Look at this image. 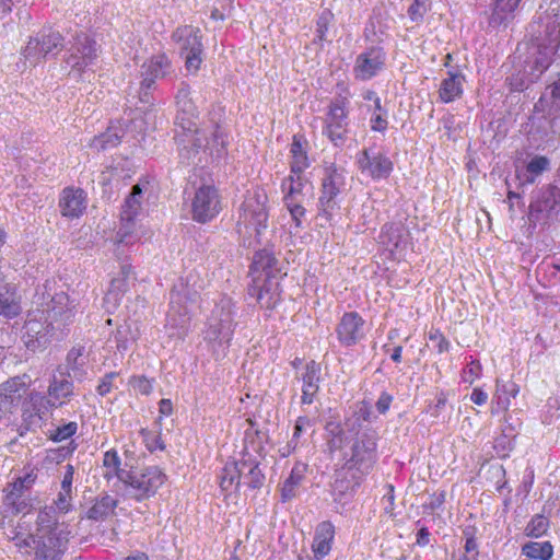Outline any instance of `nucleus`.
<instances>
[{
	"label": "nucleus",
	"mask_w": 560,
	"mask_h": 560,
	"mask_svg": "<svg viewBox=\"0 0 560 560\" xmlns=\"http://www.w3.org/2000/svg\"><path fill=\"white\" fill-rule=\"evenodd\" d=\"M364 325L365 320L359 313H345L336 327V335L340 345L350 348L359 343L365 337Z\"/></svg>",
	"instance_id": "obj_21"
},
{
	"label": "nucleus",
	"mask_w": 560,
	"mask_h": 560,
	"mask_svg": "<svg viewBox=\"0 0 560 560\" xmlns=\"http://www.w3.org/2000/svg\"><path fill=\"white\" fill-rule=\"evenodd\" d=\"M172 38L180 43L182 55L190 51L203 50L201 33L198 27L186 25L178 27L172 35Z\"/></svg>",
	"instance_id": "obj_32"
},
{
	"label": "nucleus",
	"mask_w": 560,
	"mask_h": 560,
	"mask_svg": "<svg viewBox=\"0 0 560 560\" xmlns=\"http://www.w3.org/2000/svg\"><path fill=\"white\" fill-rule=\"evenodd\" d=\"M57 524V512L54 506H45L44 509H40L36 520V536H56L54 530L56 529Z\"/></svg>",
	"instance_id": "obj_41"
},
{
	"label": "nucleus",
	"mask_w": 560,
	"mask_h": 560,
	"mask_svg": "<svg viewBox=\"0 0 560 560\" xmlns=\"http://www.w3.org/2000/svg\"><path fill=\"white\" fill-rule=\"evenodd\" d=\"M118 501L109 495L103 494L95 498L93 505L86 511L85 515L89 520L98 522L104 521L114 514Z\"/></svg>",
	"instance_id": "obj_37"
},
{
	"label": "nucleus",
	"mask_w": 560,
	"mask_h": 560,
	"mask_svg": "<svg viewBox=\"0 0 560 560\" xmlns=\"http://www.w3.org/2000/svg\"><path fill=\"white\" fill-rule=\"evenodd\" d=\"M236 324L230 312L222 313L218 323L207 330L206 339L212 342V351L215 360L225 358Z\"/></svg>",
	"instance_id": "obj_16"
},
{
	"label": "nucleus",
	"mask_w": 560,
	"mask_h": 560,
	"mask_svg": "<svg viewBox=\"0 0 560 560\" xmlns=\"http://www.w3.org/2000/svg\"><path fill=\"white\" fill-rule=\"evenodd\" d=\"M88 206L86 192L81 188L66 187L59 197L58 207L62 217L74 219L83 214Z\"/></svg>",
	"instance_id": "obj_25"
},
{
	"label": "nucleus",
	"mask_w": 560,
	"mask_h": 560,
	"mask_svg": "<svg viewBox=\"0 0 560 560\" xmlns=\"http://www.w3.org/2000/svg\"><path fill=\"white\" fill-rule=\"evenodd\" d=\"M281 262L272 248H261L255 252L249 266V276L280 277Z\"/></svg>",
	"instance_id": "obj_26"
},
{
	"label": "nucleus",
	"mask_w": 560,
	"mask_h": 560,
	"mask_svg": "<svg viewBox=\"0 0 560 560\" xmlns=\"http://www.w3.org/2000/svg\"><path fill=\"white\" fill-rule=\"evenodd\" d=\"M140 210H141V199H139L135 196L128 195L126 197L125 202L121 208L120 218H121L122 226L120 228L119 233L124 232V234H122L124 236H126L128 234L129 229L131 228L133 220L139 214Z\"/></svg>",
	"instance_id": "obj_42"
},
{
	"label": "nucleus",
	"mask_w": 560,
	"mask_h": 560,
	"mask_svg": "<svg viewBox=\"0 0 560 560\" xmlns=\"http://www.w3.org/2000/svg\"><path fill=\"white\" fill-rule=\"evenodd\" d=\"M36 475L32 472L18 477L13 482L8 485L7 491L27 493L31 486L35 482Z\"/></svg>",
	"instance_id": "obj_56"
},
{
	"label": "nucleus",
	"mask_w": 560,
	"mask_h": 560,
	"mask_svg": "<svg viewBox=\"0 0 560 560\" xmlns=\"http://www.w3.org/2000/svg\"><path fill=\"white\" fill-rule=\"evenodd\" d=\"M198 293L186 283H175L170 292V311L166 317V327L172 330L171 336L183 339L190 326L189 305L197 302Z\"/></svg>",
	"instance_id": "obj_4"
},
{
	"label": "nucleus",
	"mask_w": 560,
	"mask_h": 560,
	"mask_svg": "<svg viewBox=\"0 0 560 560\" xmlns=\"http://www.w3.org/2000/svg\"><path fill=\"white\" fill-rule=\"evenodd\" d=\"M430 9L429 0H413L408 9V15L413 22L422 21L424 13Z\"/></svg>",
	"instance_id": "obj_59"
},
{
	"label": "nucleus",
	"mask_w": 560,
	"mask_h": 560,
	"mask_svg": "<svg viewBox=\"0 0 560 560\" xmlns=\"http://www.w3.org/2000/svg\"><path fill=\"white\" fill-rule=\"evenodd\" d=\"M304 144H306V141L299 136L293 137V141L291 143V154H292V162H291V173H303L305 168L310 166L306 150L304 148Z\"/></svg>",
	"instance_id": "obj_40"
},
{
	"label": "nucleus",
	"mask_w": 560,
	"mask_h": 560,
	"mask_svg": "<svg viewBox=\"0 0 560 560\" xmlns=\"http://www.w3.org/2000/svg\"><path fill=\"white\" fill-rule=\"evenodd\" d=\"M22 312L16 287L13 283L0 285V316L12 319Z\"/></svg>",
	"instance_id": "obj_31"
},
{
	"label": "nucleus",
	"mask_w": 560,
	"mask_h": 560,
	"mask_svg": "<svg viewBox=\"0 0 560 560\" xmlns=\"http://www.w3.org/2000/svg\"><path fill=\"white\" fill-rule=\"evenodd\" d=\"M241 210L240 220H243L246 228L248 225L254 228L256 237L260 236L261 232L267 229L268 221L265 202L259 197H253L243 202Z\"/></svg>",
	"instance_id": "obj_24"
},
{
	"label": "nucleus",
	"mask_w": 560,
	"mask_h": 560,
	"mask_svg": "<svg viewBox=\"0 0 560 560\" xmlns=\"http://www.w3.org/2000/svg\"><path fill=\"white\" fill-rule=\"evenodd\" d=\"M63 401L55 402L47 400L38 392H31L22 405V423L19 428L20 435H24L27 431H33L35 428L40 427L42 420L46 415L49 407H60Z\"/></svg>",
	"instance_id": "obj_11"
},
{
	"label": "nucleus",
	"mask_w": 560,
	"mask_h": 560,
	"mask_svg": "<svg viewBox=\"0 0 560 560\" xmlns=\"http://www.w3.org/2000/svg\"><path fill=\"white\" fill-rule=\"evenodd\" d=\"M145 82L141 81L138 90V101L135 103L137 109L142 113H147L152 109L154 106V97L152 92L156 89V85H151L145 88Z\"/></svg>",
	"instance_id": "obj_49"
},
{
	"label": "nucleus",
	"mask_w": 560,
	"mask_h": 560,
	"mask_svg": "<svg viewBox=\"0 0 560 560\" xmlns=\"http://www.w3.org/2000/svg\"><path fill=\"white\" fill-rule=\"evenodd\" d=\"M224 470L225 476L221 481L223 489L226 483L230 486L236 483V487H238L243 479L244 485L256 490L260 489L266 481V477L260 469V460L256 456L246 457V454H243L240 460L233 463L232 468L226 466Z\"/></svg>",
	"instance_id": "obj_9"
},
{
	"label": "nucleus",
	"mask_w": 560,
	"mask_h": 560,
	"mask_svg": "<svg viewBox=\"0 0 560 560\" xmlns=\"http://www.w3.org/2000/svg\"><path fill=\"white\" fill-rule=\"evenodd\" d=\"M128 289L129 282L126 280V278H114L110 281L107 298H113L115 302H118L124 293L128 291Z\"/></svg>",
	"instance_id": "obj_57"
},
{
	"label": "nucleus",
	"mask_w": 560,
	"mask_h": 560,
	"mask_svg": "<svg viewBox=\"0 0 560 560\" xmlns=\"http://www.w3.org/2000/svg\"><path fill=\"white\" fill-rule=\"evenodd\" d=\"M174 139L178 144L179 156L187 164H196V158L201 150H208L210 140L194 126L192 130L175 129Z\"/></svg>",
	"instance_id": "obj_14"
},
{
	"label": "nucleus",
	"mask_w": 560,
	"mask_h": 560,
	"mask_svg": "<svg viewBox=\"0 0 560 560\" xmlns=\"http://www.w3.org/2000/svg\"><path fill=\"white\" fill-rule=\"evenodd\" d=\"M350 472H351V477H352L351 481H348L343 478H341V479L337 478L335 480V483H334L335 491H338L340 494H345L349 490L354 491V489L360 486V482L362 479H359L358 474H355L353 471H350Z\"/></svg>",
	"instance_id": "obj_60"
},
{
	"label": "nucleus",
	"mask_w": 560,
	"mask_h": 560,
	"mask_svg": "<svg viewBox=\"0 0 560 560\" xmlns=\"http://www.w3.org/2000/svg\"><path fill=\"white\" fill-rule=\"evenodd\" d=\"M97 51V43L89 35L81 32L73 37L65 62L71 68L72 72H77L78 75L81 77L86 68L94 65L98 57Z\"/></svg>",
	"instance_id": "obj_10"
},
{
	"label": "nucleus",
	"mask_w": 560,
	"mask_h": 560,
	"mask_svg": "<svg viewBox=\"0 0 560 560\" xmlns=\"http://www.w3.org/2000/svg\"><path fill=\"white\" fill-rule=\"evenodd\" d=\"M28 386L20 376L0 384V420L13 413L28 395Z\"/></svg>",
	"instance_id": "obj_17"
},
{
	"label": "nucleus",
	"mask_w": 560,
	"mask_h": 560,
	"mask_svg": "<svg viewBox=\"0 0 560 560\" xmlns=\"http://www.w3.org/2000/svg\"><path fill=\"white\" fill-rule=\"evenodd\" d=\"M119 376L118 372L106 373L100 381L96 392L100 396H106L114 388V380Z\"/></svg>",
	"instance_id": "obj_64"
},
{
	"label": "nucleus",
	"mask_w": 560,
	"mask_h": 560,
	"mask_svg": "<svg viewBox=\"0 0 560 560\" xmlns=\"http://www.w3.org/2000/svg\"><path fill=\"white\" fill-rule=\"evenodd\" d=\"M550 522L544 514H535L525 528V535L539 538L548 532Z\"/></svg>",
	"instance_id": "obj_48"
},
{
	"label": "nucleus",
	"mask_w": 560,
	"mask_h": 560,
	"mask_svg": "<svg viewBox=\"0 0 560 560\" xmlns=\"http://www.w3.org/2000/svg\"><path fill=\"white\" fill-rule=\"evenodd\" d=\"M522 553L535 560H550L553 556V546L550 541H528L522 547Z\"/></svg>",
	"instance_id": "obj_44"
},
{
	"label": "nucleus",
	"mask_w": 560,
	"mask_h": 560,
	"mask_svg": "<svg viewBox=\"0 0 560 560\" xmlns=\"http://www.w3.org/2000/svg\"><path fill=\"white\" fill-rule=\"evenodd\" d=\"M226 135L221 130L220 126L215 124L208 150H210L211 154L215 153L217 158H222L226 154Z\"/></svg>",
	"instance_id": "obj_50"
},
{
	"label": "nucleus",
	"mask_w": 560,
	"mask_h": 560,
	"mask_svg": "<svg viewBox=\"0 0 560 560\" xmlns=\"http://www.w3.org/2000/svg\"><path fill=\"white\" fill-rule=\"evenodd\" d=\"M358 165L361 172L373 180L388 178L394 170V164L387 155L381 152L373 153L371 149H364L359 154Z\"/></svg>",
	"instance_id": "obj_22"
},
{
	"label": "nucleus",
	"mask_w": 560,
	"mask_h": 560,
	"mask_svg": "<svg viewBox=\"0 0 560 560\" xmlns=\"http://www.w3.org/2000/svg\"><path fill=\"white\" fill-rule=\"evenodd\" d=\"M120 457L116 450L112 448L104 454L103 465L106 468H113L114 475L118 478L120 471H127L126 469L120 468Z\"/></svg>",
	"instance_id": "obj_61"
},
{
	"label": "nucleus",
	"mask_w": 560,
	"mask_h": 560,
	"mask_svg": "<svg viewBox=\"0 0 560 560\" xmlns=\"http://www.w3.org/2000/svg\"><path fill=\"white\" fill-rule=\"evenodd\" d=\"M378 433L372 428L357 431L348 451L343 453V467L346 471H353L359 479L371 472L377 462Z\"/></svg>",
	"instance_id": "obj_3"
},
{
	"label": "nucleus",
	"mask_w": 560,
	"mask_h": 560,
	"mask_svg": "<svg viewBox=\"0 0 560 560\" xmlns=\"http://www.w3.org/2000/svg\"><path fill=\"white\" fill-rule=\"evenodd\" d=\"M73 388L71 381L54 376L48 386L49 400L57 402L61 399H70L73 395Z\"/></svg>",
	"instance_id": "obj_45"
},
{
	"label": "nucleus",
	"mask_w": 560,
	"mask_h": 560,
	"mask_svg": "<svg viewBox=\"0 0 560 560\" xmlns=\"http://www.w3.org/2000/svg\"><path fill=\"white\" fill-rule=\"evenodd\" d=\"M560 214V179L545 185L533 194L528 207V221L547 223L555 221Z\"/></svg>",
	"instance_id": "obj_6"
},
{
	"label": "nucleus",
	"mask_w": 560,
	"mask_h": 560,
	"mask_svg": "<svg viewBox=\"0 0 560 560\" xmlns=\"http://www.w3.org/2000/svg\"><path fill=\"white\" fill-rule=\"evenodd\" d=\"M534 112L548 119L553 133L560 129V77L547 86L546 92L534 104Z\"/></svg>",
	"instance_id": "obj_18"
},
{
	"label": "nucleus",
	"mask_w": 560,
	"mask_h": 560,
	"mask_svg": "<svg viewBox=\"0 0 560 560\" xmlns=\"http://www.w3.org/2000/svg\"><path fill=\"white\" fill-rule=\"evenodd\" d=\"M129 386L141 395L148 396L153 390V380H149L144 375H133L129 378Z\"/></svg>",
	"instance_id": "obj_55"
},
{
	"label": "nucleus",
	"mask_w": 560,
	"mask_h": 560,
	"mask_svg": "<svg viewBox=\"0 0 560 560\" xmlns=\"http://www.w3.org/2000/svg\"><path fill=\"white\" fill-rule=\"evenodd\" d=\"M346 100H335L329 105L327 118L323 133L326 135L335 145H340L345 141L347 121V112L345 108Z\"/></svg>",
	"instance_id": "obj_23"
},
{
	"label": "nucleus",
	"mask_w": 560,
	"mask_h": 560,
	"mask_svg": "<svg viewBox=\"0 0 560 560\" xmlns=\"http://www.w3.org/2000/svg\"><path fill=\"white\" fill-rule=\"evenodd\" d=\"M550 170V160L545 155H535L529 160L524 170L516 171L520 186L532 185L544 172Z\"/></svg>",
	"instance_id": "obj_33"
},
{
	"label": "nucleus",
	"mask_w": 560,
	"mask_h": 560,
	"mask_svg": "<svg viewBox=\"0 0 560 560\" xmlns=\"http://www.w3.org/2000/svg\"><path fill=\"white\" fill-rule=\"evenodd\" d=\"M284 203L295 222V226H301V219L305 215V208L301 205V200H284Z\"/></svg>",
	"instance_id": "obj_63"
},
{
	"label": "nucleus",
	"mask_w": 560,
	"mask_h": 560,
	"mask_svg": "<svg viewBox=\"0 0 560 560\" xmlns=\"http://www.w3.org/2000/svg\"><path fill=\"white\" fill-rule=\"evenodd\" d=\"M267 440L268 434L261 430L254 429V423L250 421V428L245 431L242 455L246 454V457H249L253 456L250 452H254L259 458H264L266 455L264 444Z\"/></svg>",
	"instance_id": "obj_35"
},
{
	"label": "nucleus",
	"mask_w": 560,
	"mask_h": 560,
	"mask_svg": "<svg viewBox=\"0 0 560 560\" xmlns=\"http://www.w3.org/2000/svg\"><path fill=\"white\" fill-rule=\"evenodd\" d=\"M118 480L126 487L129 498L143 501L153 497L166 480V475L158 466H148L140 472L120 471Z\"/></svg>",
	"instance_id": "obj_5"
},
{
	"label": "nucleus",
	"mask_w": 560,
	"mask_h": 560,
	"mask_svg": "<svg viewBox=\"0 0 560 560\" xmlns=\"http://www.w3.org/2000/svg\"><path fill=\"white\" fill-rule=\"evenodd\" d=\"M345 173L343 168L337 167L335 164H330L324 170L318 199V215L327 221H330L334 211L339 209L337 198L346 186Z\"/></svg>",
	"instance_id": "obj_7"
},
{
	"label": "nucleus",
	"mask_w": 560,
	"mask_h": 560,
	"mask_svg": "<svg viewBox=\"0 0 560 560\" xmlns=\"http://www.w3.org/2000/svg\"><path fill=\"white\" fill-rule=\"evenodd\" d=\"M335 539V526L330 521L320 522L314 533V539L312 544V551L314 553L313 560H322L324 557L328 556L332 542Z\"/></svg>",
	"instance_id": "obj_29"
},
{
	"label": "nucleus",
	"mask_w": 560,
	"mask_h": 560,
	"mask_svg": "<svg viewBox=\"0 0 560 560\" xmlns=\"http://www.w3.org/2000/svg\"><path fill=\"white\" fill-rule=\"evenodd\" d=\"M118 128L109 127L105 132L93 138L91 147L97 151H105L116 148L121 141Z\"/></svg>",
	"instance_id": "obj_47"
},
{
	"label": "nucleus",
	"mask_w": 560,
	"mask_h": 560,
	"mask_svg": "<svg viewBox=\"0 0 560 560\" xmlns=\"http://www.w3.org/2000/svg\"><path fill=\"white\" fill-rule=\"evenodd\" d=\"M140 435L142 436L143 443L149 452L153 453L156 450H165L166 446L161 438V433H154L148 429H141Z\"/></svg>",
	"instance_id": "obj_52"
},
{
	"label": "nucleus",
	"mask_w": 560,
	"mask_h": 560,
	"mask_svg": "<svg viewBox=\"0 0 560 560\" xmlns=\"http://www.w3.org/2000/svg\"><path fill=\"white\" fill-rule=\"evenodd\" d=\"M307 469V465L304 463H296L289 477L284 480L281 488V501L288 502L298 495V489L304 479V474Z\"/></svg>",
	"instance_id": "obj_36"
},
{
	"label": "nucleus",
	"mask_w": 560,
	"mask_h": 560,
	"mask_svg": "<svg viewBox=\"0 0 560 560\" xmlns=\"http://www.w3.org/2000/svg\"><path fill=\"white\" fill-rule=\"evenodd\" d=\"M37 537L36 560H61L62 551L58 548L59 540L56 536Z\"/></svg>",
	"instance_id": "obj_38"
},
{
	"label": "nucleus",
	"mask_w": 560,
	"mask_h": 560,
	"mask_svg": "<svg viewBox=\"0 0 560 560\" xmlns=\"http://www.w3.org/2000/svg\"><path fill=\"white\" fill-rule=\"evenodd\" d=\"M3 503L12 514H28L34 508L27 493L7 491Z\"/></svg>",
	"instance_id": "obj_39"
},
{
	"label": "nucleus",
	"mask_w": 560,
	"mask_h": 560,
	"mask_svg": "<svg viewBox=\"0 0 560 560\" xmlns=\"http://www.w3.org/2000/svg\"><path fill=\"white\" fill-rule=\"evenodd\" d=\"M65 38L59 31L44 27L31 37L23 56L31 66H36L43 59L55 58L65 47Z\"/></svg>",
	"instance_id": "obj_8"
},
{
	"label": "nucleus",
	"mask_w": 560,
	"mask_h": 560,
	"mask_svg": "<svg viewBox=\"0 0 560 560\" xmlns=\"http://www.w3.org/2000/svg\"><path fill=\"white\" fill-rule=\"evenodd\" d=\"M322 368L320 364L314 360L310 361L305 365V372L302 374V396L301 402L311 405L314 401L318 390L319 382L322 380Z\"/></svg>",
	"instance_id": "obj_30"
},
{
	"label": "nucleus",
	"mask_w": 560,
	"mask_h": 560,
	"mask_svg": "<svg viewBox=\"0 0 560 560\" xmlns=\"http://www.w3.org/2000/svg\"><path fill=\"white\" fill-rule=\"evenodd\" d=\"M334 20V14L330 10H324L316 22V36L314 43L326 40V34L329 30V25Z\"/></svg>",
	"instance_id": "obj_53"
},
{
	"label": "nucleus",
	"mask_w": 560,
	"mask_h": 560,
	"mask_svg": "<svg viewBox=\"0 0 560 560\" xmlns=\"http://www.w3.org/2000/svg\"><path fill=\"white\" fill-rule=\"evenodd\" d=\"M357 425H359L358 420L351 421V419L346 420L345 427L337 421H328L326 423L325 431L327 433V448L330 454L343 448L349 439L348 432L357 431Z\"/></svg>",
	"instance_id": "obj_28"
},
{
	"label": "nucleus",
	"mask_w": 560,
	"mask_h": 560,
	"mask_svg": "<svg viewBox=\"0 0 560 560\" xmlns=\"http://www.w3.org/2000/svg\"><path fill=\"white\" fill-rule=\"evenodd\" d=\"M465 77L458 70H448L440 85L439 95L443 103H451L463 94V82Z\"/></svg>",
	"instance_id": "obj_34"
},
{
	"label": "nucleus",
	"mask_w": 560,
	"mask_h": 560,
	"mask_svg": "<svg viewBox=\"0 0 560 560\" xmlns=\"http://www.w3.org/2000/svg\"><path fill=\"white\" fill-rule=\"evenodd\" d=\"M222 210L218 189L212 185H202L196 191L191 201L192 220L207 223Z\"/></svg>",
	"instance_id": "obj_12"
},
{
	"label": "nucleus",
	"mask_w": 560,
	"mask_h": 560,
	"mask_svg": "<svg viewBox=\"0 0 560 560\" xmlns=\"http://www.w3.org/2000/svg\"><path fill=\"white\" fill-rule=\"evenodd\" d=\"M386 51L381 46H371L355 58L353 73L355 79L368 81L385 69Z\"/></svg>",
	"instance_id": "obj_15"
},
{
	"label": "nucleus",
	"mask_w": 560,
	"mask_h": 560,
	"mask_svg": "<svg viewBox=\"0 0 560 560\" xmlns=\"http://www.w3.org/2000/svg\"><path fill=\"white\" fill-rule=\"evenodd\" d=\"M175 129L192 130L197 125L199 110L191 97V88L186 81H180L175 93Z\"/></svg>",
	"instance_id": "obj_13"
},
{
	"label": "nucleus",
	"mask_w": 560,
	"mask_h": 560,
	"mask_svg": "<svg viewBox=\"0 0 560 560\" xmlns=\"http://www.w3.org/2000/svg\"><path fill=\"white\" fill-rule=\"evenodd\" d=\"M530 43L522 69L508 80L511 91L522 92L536 83L549 69L560 47V22L556 15H540L528 27Z\"/></svg>",
	"instance_id": "obj_1"
},
{
	"label": "nucleus",
	"mask_w": 560,
	"mask_h": 560,
	"mask_svg": "<svg viewBox=\"0 0 560 560\" xmlns=\"http://www.w3.org/2000/svg\"><path fill=\"white\" fill-rule=\"evenodd\" d=\"M522 0H490L485 14L488 27L491 30H505L515 19Z\"/></svg>",
	"instance_id": "obj_20"
},
{
	"label": "nucleus",
	"mask_w": 560,
	"mask_h": 560,
	"mask_svg": "<svg viewBox=\"0 0 560 560\" xmlns=\"http://www.w3.org/2000/svg\"><path fill=\"white\" fill-rule=\"evenodd\" d=\"M172 72V61L165 54L152 56L143 62L140 70L141 81L145 88L156 85V80L163 79Z\"/></svg>",
	"instance_id": "obj_27"
},
{
	"label": "nucleus",
	"mask_w": 560,
	"mask_h": 560,
	"mask_svg": "<svg viewBox=\"0 0 560 560\" xmlns=\"http://www.w3.org/2000/svg\"><path fill=\"white\" fill-rule=\"evenodd\" d=\"M282 183V189L284 191V200H296L298 196L302 195L303 189L307 185V180L304 178L303 173H293Z\"/></svg>",
	"instance_id": "obj_46"
},
{
	"label": "nucleus",
	"mask_w": 560,
	"mask_h": 560,
	"mask_svg": "<svg viewBox=\"0 0 560 560\" xmlns=\"http://www.w3.org/2000/svg\"><path fill=\"white\" fill-rule=\"evenodd\" d=\"M83 352L84 347H73L66 358L68 376L78 381H82L86 374L84 370L85 361L82 359Z\"/></svg>",
	"instance_id": "obj_43"
},
{
	"label": "nucleus",
	"mask_w": 560,
	"mask_h": 560,
	"mask_svg": "<svg viewBox=\"0 0 560 560\" xmlns=\"http://www.w3.org/2000/svg\"><path fill=\"white\" fill-rule=\"evenodd\" d=\"M67 302L68 295L56 294L46 310L28 313L23 325V342L27 350L35 352L45 349L55 331L71 318V311L63 307Z\"/></svg>",
	"instance_id": "obj_2"
},
{
	"label": "nucleus",
	"mask_w": 560,
	"mask_h": 560,
	"mask_svg": "<svg viewBox=\"0 0 560 560\" xmlns=\"http://www.w3.org/2000/svg\"><path fill=\"white\" fill-rule=\"evenodd\" d=\"M446 404H447L446 395L443 392H441L436 396V402L434 405H430L428 407L427 412H429L432 418H434V419L442 418V421L446 422L450 419V417L446 418L445 416H443V410L446 407Z\"/></svg>",
	"instance_id": "obj_58"
},
{
	"label": "nucleus",
	"mask_w": 560,
	"mask_h": 560,
	"mask_svg": "<svg viewBox=\"0 0 560 560\" xmlns=\"http://www.w3.org/2000/svg\"><path fill=\"white\" fill-rule=\"evenodd\" d=\"M78 431V423L74 421H70L63 425L58 427L56 430L51 431L49 434V439L56 443L62 442L72 438Z\"/></svg>",
	"instance_id": "obj_54"
},
{
	"label": "nucleus",
	"mask_w": 560,
	"mask_h": 560,
	"mask_svg": "<svg viewBox=\"0 0 560 560\" xmlns=\"http://www.w3.org/2000/svg\"><path fill=\"white\" fill-rule=\"evenodd\" d=\"M518 412L508 413L504 418V436H515L517 431L521 429L522 420L517 417Z\"/></svg>",
	"instance_id": "obj_62"
},
{
	"label": "nucleus",
	"mask_w": 560,
	"mask_h": 560,
	"mask_svg": "<svg viewBox=\"0 0 560 560\" xmlns=\"http://www.w3.org/2000/svg\"><path fill=\"white\" fill-rule=\"evenodd\" d=\"M137 339L136 334L132 331L131 326L127 323L120 325L115 332V340L119 351H127L130 345Z\"/></svg>",
	"instance_id": "obj_51"
},
{
	"label": "nucleus",
	"mask_w": 560,
	"mask_h": 560,
	"mask_svg": "<svg viewBox=\"0 0 560 560\" xmlns=\"http://www.w3.org/2000/svg\"><path fill=\"white\" fill-rule=\"evenodd\" d=\"M280 277L253 276L247 292L267 310H272L280 302Z\"/></svg>",
	"instance_id": "obj_19"
}]
</instances>
